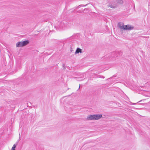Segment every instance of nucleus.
Listing matches in <instances>:
<instances>
[{"label": "nucleus", "mask_w": 150, "mask_h": 150, "mask_svg": "<svg viewBox=\"0 0 150 150\" xmlns=\"http://www.w3.org/2000/svg\"><path fill=\"white\" fill-rule=\"evenodd\" d=\"M29 43V41L28 40L18 42L16 44V46L17 47H23L27 45Z\"/></svg>", "instance_id": "obj_2"}, {"label": "nucleus", "mask_w": 150, "mask_h": 150, "mask_svg": "<svg viewBox=\"0 0 150 150\" xmlns=\"http://www.w3.org/2000/svg\"><path fill=\"white\" fill-rule=\"evenodd\" d=\"M117 2L119 4H122L123 3V1L122 0H118Z\"/></svg>", "instance_id": "obj_7"}, {"label": "nucleus", "mask_w": 150, "mask_h": 150, "mask_svg": "<svg viewBox=\"0 0 150 150\" xmlns=\"http://www.w3.org/2000/svg\"><path fill=\"white\" fill-rule=\"evenodd\" d=\"M16 147V146L15 144H14L11 150H15V149Z\"/></svg>", "instance_id": "obj_8"}, {"label": "nucleus", "mask_w": 150, "mask_h": 150, "mask_svg": "<svg viewBox=\"0 0 150 150\" xmlns=\"http://www.w3.org/2000/svg\"><path fill=\"white\" fill-rule=\"evenodd\" d=\"M107 6L111 8H114L117 7V5L115 1H113L109 2L108 3Z\"/></svg>", "instance_id": "obj_3"}, {"label": "nucleus", "mask_w": 150, "mask_h": 150, "mask_svg": "<svg viewBox=\"0 0 150 150\" xmlns=\"http://www.w3.org/2000/svg\"><path fill=\"white\" fill-rule=\"evenodd\" d=\"M82 50L79 48H78L76 49V50L75 51V54H78L79 53H82Z\"/></svg>", "instance_id": "obj_6"}, {"label": "nucleus", "mask_w": 150, "mask_h": 150, "mask_svg": "<svg viewBox=\"0 0 150 150\" xmlns=\"http://www.w3.org/2000/svg\"><path fill=\"white\" fill-rule=\"evenodd\" d=\"M87 4H86V5L85 6H84L83 5H79V6H78V8H79L80 7V6H86L87 5Z\"/></svg>", "instance_id": "obj_9"}, {"label": "nucleus", "mask_w": 150, "mask_h": 150, "mask_svg": "<svg viewBox=\"0 0 150 150\" xmlns=\"http://www.w3.org/2000/svg\"><path fill=\"white\" fill-rule=\"evenodd\" d=\"M80 85H79V88H80Z\"/></svg>", "instance_id": "obj_10"}, {"label": "nucleus", "mask_w": 150, "mask_h": 150, "mask_svg": "<svg viewBox=\"0 0 150 150\" xmlns=\"http://www.w3.org/2000/svg\"><path fill=\"white\" fill-rule=\"evenodd\" d=\"M134 28V27L130 25H125V30H133Z\"/></svg>", "instance_id": "obj_4"}, {"label": "nucleus", "mask_w": 150, "mask_h": 150, "mask_svg": "<svg viewBox=\"0 0 150 150\" xmlns=\"http://www.w3.org/2000/svg\"><path fill=\"white\" fill-rule=\"evenodd\" d=\"M117 26L118 28L121 29L125 30V25L122 22H120L118 23Z\"/></svg>", "instance_id": "obj_5"}, {"label": "nucleus", "mask_w": 150, "mask_h": 150, "mask_svg": "<svg viewBox=\"0 0 150 150\" xmlns=\"http://www.w3.org/2000/svg\"><path fill=\"white\" fill-rule=\"evenodd\" d=\"M102 116L101 114L90 115L87 116L86 120L87 121L98 120L102 118Z\"/></svg>", "instance_id": "obj_1"}]
</instances>
